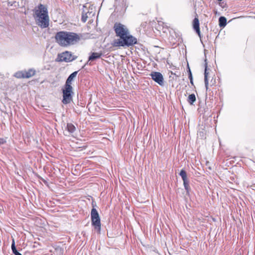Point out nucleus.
I'll return each instance as SVG.
<instances>
[{"instance_id": "nucleus-11", "label": "nucleus", "mask_w": 255, "mask_h": 255, "mask_svg": "<svg viewBox=\"0 0 255 255\" xmlns=\"http://www.w3.org/2000/svg\"><path fill=\"white\" fill-rule=\"evenodd\" d=\"M23 71L25 78H29L33 76L36 73V71L33 68L29 69L27 70H23Z\"/></svg>"}, {"instance_id": "nucleus-13", "label": "nucleus", "mask_w": 255, "mask_h": 255, "mask_svg": "<svg viewBox=\"0 0 255 255\" xmlns=\"http://www.w3.org/2000/svg\"><path fill=\"white\" fill-rule=\"evenodd\" d=\"M77 73H78V72L75 71V72H74L73 73H72L71 74H70L69 75V76L68 77L65 84H70L71 85V82L73 81V80L74 79V78H75L76 77V76L77 74Z\"/></svg>"}, {"instance_id": "nucleus-26", "label": "nucleus", "mask_w": 255, "mask_h": 255, "mask_svg": "<svg viewBox=\"0 0 255 255\" xmlns=\"http://www.w3.org/2000/svg\"><path fill=\"white\" fill-rule=\"evenodd\" d=\"M218 0L220 1H222V0Z\"/></svg>"}, {"instance_id": "nucleus-3", "label": "nucleus", "mask_w": 255, "mask_h": 255, "mask_svg": "<svg viewBox=\"0 0 255 255\" xmlns=\"http://www.w3.org/2000/svg\"><path fill=\"white\" fill-rule=\"evenodd\" d=\"M136 39L130 35L128 33L127 35L124 36L123 38L115 40L113 42V45L115 47L129 46L136 43Z\"/></svg>"}, {"instance_id": "nucleus-5", "label": "nucleus", "mask_w": 255, "mask_h": 255, "mask_svg": "<svg viewBox=\"0 0 255 255\" xmlns=\"http://www.w3.org/2000/svg\"><path fill=\"white\" fill-rule=\"evenodd\" d=\"M91 217L92 225L94 227L95 229L99 232L101 227V221L99 213L95 208L92 209Z\"/></svg>"}, {"instance_id": "nucleus-16", "label": "nucleus", "mask_w": 255, "mask_h": 255, "mask_svg": "<svg viewBox=\"0 0 255 255\" xmlns=\"http://www.w3.org/2000/svg\"><path fill=\"white\" fill-rule=\"evenodd\" d=\"M196 101V97L194 94L189 95L188 97V102L190 105H193Z\"/></svg>"}, {"instance_id": "nucleus-21", "label": "nucleus", "mask_w": 255, "mask_h": 255, "mask_svg": "<svg viewBox=\"0 0 255 255\" xmlns=\"http://www.w3.org/2000/svg\"><path fill=\"white\" fill-rule=\"evenodd\" d=\"M189 78L190 79V83L193 85V77L192 75L190 69H189Z\"/></svg>"}, {"instance_id": "nucleus-8", "label": "nucleus", "mask_w": 255, "mask_h": 255, "mask_svg": "<svg viewBox=\"0 0 255 255\" xmlns=\"http://www.w3.org/2000/svg\"><path fill=\"white\" fill-rule=\"evenodd\" d=\"M152 79L160 86H163L164 79L162 75L158 72H152L150 74Z\"/></svg>"}, {"instance_id": "nucleus-18", "label": "nucleus", "mask_w": 255, "mask_h": 255, "mask_svg": "<svg viewBox=\"0 0 255 255\" xmlns=\"http://www.w3.org/2000/svg\"><path fill=\"white\" fill-rule=\"evenodd\" d=\"M14 76L17 78H25L23 70L16 72L14 73Z\"/></svg>"}, {"instance_id": "nucleus-15", "label": "nucleus", "mask_w": 255, "mask_h": 255, "mask_svg": "<svg viewBox=\"0 0 255 255\" xmlns=\"http://www.w3.org/2000/svg\"><path fill=\"white\" fill-rule=\"evenodd\" d=\"M219 25L221 27H224L227 24V19L224 16H221L219 19Z\"/></svg>"}, {"instance_id": "nucleus-2", "label": "nucleus", "mask_w": 255, "mask_h": 255, "mask_svg": "<svg viewBox=\"0 0 255 255\" xmlns=\"http://www.w3.org/2000/svg\"><path fill=\"white\" fill-rule=\"evenodd\" d=\"M34 17L36 24L41 28H45L49 26L50 19L48 9L44 5L40 4L35 9Z\"/></svg>"}, {"instance_id": "nucleus-20", "label": "nucleus", "mask_w": 255, "mask_h": 255, "mask_svg": "<svg viewBox=\"0 0 255 255\" xmlns=\"http://www.w3.org/2000/svg\"><path fill=\"white\" fill-rule=\"evenodd\" d=\"M85 12L87 13L90 17L94 16L95 13L93 10V7L92 6L90 7L88 11H85Z\"/></svg>"}, {"instance_id": "nucleus-19", "label": "nucleus", "mask_w": 255, "mask_h": 255, "mask_svg": "<svg viewBox=\"0 0 255 255\" xmlns=\"http://www.w3.org/2000/svg\"><path fill=\"white\" fill-rule=\"evenodd\" d=\"M88 17H90V16L88 15L87 13L85 12V10H83L82 15V18H81L82 21L83 22H85L87 21Z\"/></svg>"}, {"instance_id": "nucleus-4", "label": "nucleus", "mask_w": 255, "mask_h": 255, "mask_svg": "<svg viewBox=\"0 0 255 255\" xmlns=\"http://www.w3.org/2000/svg\"><path fill=\"white\" fill-rule=\"evenodd\" d=\"M63 100L64 104L70 103L72 101V97L74 94L73 87L70 84H65L62 89Z\"/></svg>"}, {"instance_id": "nucleus-14", "label": "nucleus", "mask_w": 255, "mask_h": 255, "mask_svg": "<svg viewBox=\"0 0 255 255\" xmlns=\"http://www.w3.org/2000/svg\"><path fill=\"white\" fill-rule=\"evenodd\" d=\"M66 128L70 133H73L76 129V127L71 123H68Z\"/></svg>"}, {"instance_id": "nucleus-10", "label": "nucleus", "mask_w": 255, "mask_h": 255, "mask_svg": "<svg viewBox=\"0 0 255 255\" xmlns=\"http://www.w3.org/2000/svg\"><path fill=\"white\" fill-rule=\"evenodd\" d=\"M193 27L198 35L200 37V31L199 27V21L197 17H195L193 21Z\"/></svg>"}, {"instance_id": "nucleus-12", "label": "nucleus", "mask_w": 255, "mask_h": 255, "mask_svg": "<svg viewBox=\"0 0 255 255\" xmlns=\"http://www.w3.org/2000/svg\"><path fill=\"white\" fill-rule=\"evenodd\" d=\"M102 55L101 52H93L89 57V61H93L101 58Z\"/></svg>"}, {"instance_id": "nucleus-23", "label": "nucleus", "mask_w": 255, "mask_h": 255, "mask_svg": "<svg viewBox=\"0 0 255 255\" xmlns=\"http://www.w3.org/2000/svg\"><path fill=\"white\" fill-rule=\"evenodd\" d=\"M13 254H14L15 255H22L20 253H19L17 250L14 251L12 252Z\"/></svg>"}, {"instance_id": "nucleus-7", "label": "nucleus", "mask_w": 255, "mask_h": 255, "mask_svg": "<svg viewBox=\"0 0 255 255\" xmlns=\"http://www.w3.org/2000/svg\"><path fill=\"white\" fill-rule=\"evenodd\" d=\"M76 57L74 56L71 52L65 51L58 55L57 61L59 62H69L76 59Z\"/></svg>"}, {"instance_id": "nucleus-1", "label": "nucleus", "mask_w": 255, "mask_h": 255, "mask_svg": "<svg viewBox=\"0 0 255 255\" xmlns=\"http://www.w3.org/2000/svg\"><path fill=\"white\" fill-rule=\"evenodd\" d=\"M55 38L56 42L63 47L74 45L80 39V36L78 34L65 31L57 32Z\"/></svg>"}, {"instance_id": "nucleus-17", "label": "nucleus", "mask_w": 255, "mask_h": 255, "mask_svg": "<svg viewBox=\"0 0 255 255\" xmlns=\"http://www.w3.org/2000/svg\"><path fill=\"white\" fill-rule=\"evenodd\" d=\"M208 74L207 67L205 68V72H204V82L205 85L206 87V90L208 89Z\"/></svg>"}, {"instance_id": "nucleus-24", "label": "nucleus", "mask_w": 255, "mask_h": 255, "mask_svg": "<svg viewBox=\"0 0 255 255\" xmlns=\"http://www.w3.org/2000/svg\"><path fill=\"white\" fill-rule=\"evenodd\" d=\"M4 142V140L2 138H0V144H2Z\"/></svg>"}, {"instance_id": "nucleus-22", "label": "nucleus", "mask_w": 255, "mask_h": 255, "mask_svg": "<svg viewBox=\"0 0 255 255\" xmlns=\"http://www.w3.org/2000/svg\"><path fill=\"white\" fill-rule=\"evenodd\" d=\"M11 250L12 252L16 250L15 246V242L14 239L12 240V243L11 244Z\"/></svg>"}, {"instance_id": "nucleus-9", "label": "nucleus", "mask_w": 255, "mask_h": 255, "mask_svg": "<svg viewBox=\"0 0 255 255\" xmlns=\"http://www.w3.org/2000/svg\"><path fill=\"white\" fill-rule=\"evenodd\" d=\"M180 176L181 177L183 181L184 188L187 192H188L189 189V181L187 179V174L186 171L182 169L179 173Z\"/></svg>"}, {"instance_id": "nucleus-25", "label": "nucleus", "mask_w": 255, "mask_h": 255, "mask_svg": "<svg viewBox=\"0 0 255 255\" xmlns=\"http://www.w3.org/2000/svg\"><path fill=\"white\" fill-rule=\"evenodd\" d=\"M201 132H200L199 133H198V134H200V135H201Z\"/></svg>"}, {"instance_id": "nucleus-6", "label": "nucleus", "mask_w": 255, "mask_h": 255, "mask_svg": "<svg viewBox=\"0 0 255 255\" xmlns=\"http://www.w3.org/2000/svg\"><path fill=\"white\" fill-rule=\"evenodd\" d=\"M114 29L116 33V35L121 38H123L124 36L127 35L129 31L127 27L120 23H116L114 25Z\"/></svg>"}]
</instances>
